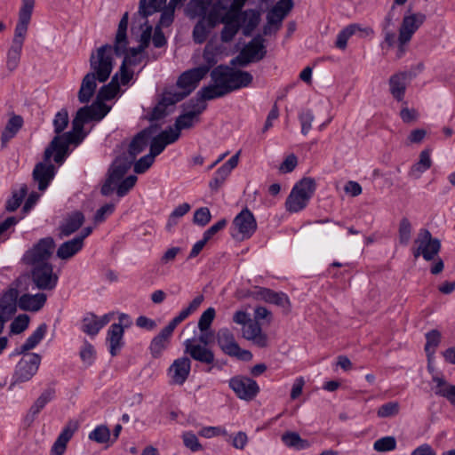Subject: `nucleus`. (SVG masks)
Listing matches in <instances>:
<instances>
[{
  "instance_id": "aec40b11",
  "label": "nucleus",
  "mask_w": 455,
  "mask_h": 455,
  "mask_svg": "<svg viewBox=\"0 0 455 455\" xmlns=\"http://www.w3.org/2000/svg\"><path fill=\"white\" fill-rule=\"evenodd\" d=\"M184 347L185 354L189 355L194 360L208 365L214 363L215 356L213 351L205 346L195 344L191 339H187L184 342Z\"/></svg>"
},
{
  "instance_id": "09e8293b",
  "label": "nucleus",
  "mask_w": 455,
  "mask_h": 455,
  "mask_svg": "<svg viewBox=\"0 0 455 455\" xmlns=\"http://www.w3.org/2000/svg\"><path fill=\"white\" fill-rule=\"evenodd\" d=\"M426 339L425 351L427 355L428 361H431L435 353V348L441 342V333L437 330H432L426 334Z\"/></svg>"
},
{
  "instance_id": "338daca9",
  "label": "nucleus",
  "mask_w": 455,
  "mask_h": 455,
  "mask_svg": "<svg viewBox=\"0 0 455 455\" xmlns=\"http://www.w3.org/2000/svg\"><path fill=\"white\" fill-rule=\"evenodd\" d=\"M29 323V317L27 315H20L11 323V331L19 334L24 331Z\"/></svg>"
},
{
  "instance_id": "2eb2a0df",
  "label": "nucleus",
  "mask_w": 455,
  "mask_h": 455,
  "mask_svg": "<svg viewBox=\"0 0 455 455\" xmlns=\"http://www.w3.org/2000/svg\"><path fill=\"white\" fill-rule=\"evenodd\" d=\"M188 110L177 117L175 126L180 132L183 129L192 128L200 121V115L205 110L206 104L200 100H191L188 104Z\"/></svg>"
},
{
  "instance_id": "49530a36",
  "label": "nucleus",
  "mask_w": 455,
  "mask_h": 455,
  "mask_svg": "<svg viewBox=\"0 0 455 455\" xmlns=\"http://www.w3.org/2000/svg\"><path fill=\"white\" fill-rule=\"evenodd\" d=\"M119 79H120V75L118 72L112 77L111 82L108 84L103 85L100 88L98 97L100 100H109L113 99L117 94V92L119 91V82H118Z\"/></svg>"
},
{
  "instance_id": "c756f323",
  "label": "nucleus",
  "mask_w": 455,
  "mask_h": 455,
  "mask_svg": "<svg viewBox=\"0 0 455 455\" xmlns=\"http://www.w3.org/2000/svg\"><path fill=\"white\" fill-rule=\"evenodd\" d=\"M153 128H148L139 132L132 140L129 146L130 159L134 161L136 156L141 153L148 145L153 135Z\"/></svg>"
},
{
  "instance_id": "0e129e2a",
  "label": "nucleus",
  "mask_w": 455,
  "mask_h": 455,
  "mask_svg": "<svg viewBox=\"0 0 455 455\" xmlns=\"http://www.w3.org/2000/svg\"><path fill=\"white\" fill-rule=\"evenodd\" d=\"M137 177L130 175L117 184L116 194L118 196H124L136 184Z\"/></svg>"
},
{
  "instance_id": "1a4fd4ad",
  "label": "nucleus",
  "mask_w": 455,
  "mask_h": 455,
  "mask_svg": "<svg viewBox=\"0 0 455 455\" xmlns=\"http://www.w3.org/2000/svg\"><path fill=\"white\" fill-rule=\"evenodd\" d=\"M54 247L55 243L52 237L42 238L32 249L25 253L23 260L31 266L47 264Z\"/></svg>"
},
{
  "instance_id": "2f4dec72",
  "label": "nucleus",
  "mask_w": 455,
  "mask_h": 455,
  "mask_svg": "<svg viewBox=\"0 0 455 455\" xmlns=\"http://www.w3.org/2000/svg\"><path fill=\"white\" fill-rule=\"evenodd\" d=\"M408 82L407 73L401 72L396 73L390 76L389 91L392 96L398 101H401L404 98L406 87Z\"/></svg>"
},
{
  "instance_id": "f257e3e1",
  "label": "nucleus",
  "mask_w": 455,
  "mask_h": 455,
  "mask_svg": "<svg viewBox=\"0 0 455 455\" xmlns=\"http://www.w3.org/2000/svg\"><path fill=\"white\" fill-rule=\"evenodd\" d=\"M109 108L98 102L91 106L80 108L72 121V131L53 138L49 147L44 151V160L49 162L53 156L57 164H62L70 144H78L82 141L84 125L91 120H101L109 111Z\"/></svg>"
},
{
  "instance_id": "9b49d317",
  "label": "nucleus",
  "mask_w": 455,
  "mask_h": 455,
  "mask_svg": "<svg viewBox=\"0 0 455 455\" xmlns=\"http://www.w3.org/2000/svg\"><path fill=\"white\" fill-rule=\"evenodd\" d=\"M32 267V281L38 289L52 291L56 287L59 277L58 275L53 272L52 264H39Z\"/></svg>"
},
{
  "instance_id": "393cba45",
  "label": "nucleus",
  "mask_w": 455,
  "mask_h": 455,
  "mask_svg": "<svg viewBox=\"0 0 455 455\" xmlns=\"http://www.w3.org/2000/svg\"><path fill=\"white\" fill-rule=\"evenodd\" d=\"M124 327L120 323H113L107 333V343L109 347V353L116 356L124 346Z\"/></svg>"
},
{
  "instance_id": "a878e982",
  "label": "nucleus",
  "mask_w": 455,
  "mask_h": 455,
  "mask_svg": "<svg viewBox=\"0 0 455 455\" xmlns=\"http://www.w3.org/2000/svg\"><path fill=\"white\" fill-rule=\"evenodd\" d=\"M46 299L47 296L43 292L34 295L26 293L18 299V306L24 311L37 312L44 306Z\"/></svg>"
},
{
  "instance_id": "6ab92c4d",
  "label": "nucleus",
  "mask_w": 455,
  "mask_h": 455,
  "mask_svg": "<svg viewBox=\"0 0 455 455\" xmlns=\"http://www.w3.org/2000/svg\"><path fill=\"white\" fill-rule=\"evenodd\" d=\"M112 317V313L106 314L100 317L92 313H87L82 320L81 329L84 333L90 336H95L110 322Z\"/></svg>"
},
{
  "instance_id": "ddd939ff",
  "label": "nucleus",
  "mask_w": 455,
  "mask_h": 455,
  "mask_svg": "<svg viewBox=\"0 0 455 455\" xmlns=\"http://www.w3.org/2000/svg\"><path fill=\"white\" fill-rule=\"evenodd\" d=\"M266 55L263 39L261 37H255L250 41L240 52L233 63H237L240 66H246L247 64L262 60Z\"/></svg>"
},
{
  "instance_id": "a18cd8bd",
  "label": "nucleus",
  "mask_w": 455,
  "mask_h": 455,
  "mask_svg": "<svg viewBox=\"0 0 455 455\" xmlns=\"http://www.w3.org/2000/svg\"><path fill=\"white\" fill-rule=\"evenodd\" d=\"M227 95V93L215 83L208 86L203 87L198 92L196 100H200L202 102L211 100L216 98H220Z\"/></svg>"
},
{
  "instance_id": "412c9836",
  "label": "nucleus",
  "mask_w": 455,
  "mask_h": 455,
  "mask_svg": "<svg viewBox=\"0 0 455 455\" xmlns=\"http://www.w3.org/2000/svg\"><path fill=\"white\" fill-rule=\"evenodd\" d=\"M19 291L15 288L8 289L0 298V318L9 321L15 314L18 306Z\"/></svg>"
},
{
  "instance_id": "bb28decb",
  "label": "nucleus",
  "mask_w": 455,
  "mask_h": 455,
  "mask_svg": "<svg viewBox=\"0 0 455 455\" xmlns=\"http://www.w3.org/2000/svg\"><path fill=\"white\" fill-rule=\"evenodd\" d=\"M76 429V422L69 421L54 442L51 450V455H62L66 451L67 443L72 438Z\"/></svg>"
},
{
  "instance_id": "39448f33",
  "label": "nucleus",
  "mask_w": 455,
  "mask_h": 455,
  "mask_svg": "<svg viewBox=\"0 0 455 455\" xmlns=\"http://www.w3.org/2000/svg\"><path fill=\"white\" fill-rule=\"evenodd\" d=\"M315 181L312 178H303L292 188L288 196L285 207L290 212H298L308 204L315 191Z\"/></svg>"
},
{
  "instance_id": "f8f14e48",
  "label": "nucleus",
  "mask_w": 455,
  "mask_h": 455,
  "mask_svg": "<svg viewBox=\"0 0 455 455\" xmlns=\"http://www.w3.org/2000/svg\"><path fill=\"white\" fill-rule=\"evenodd\" d=\"M426 18L422 12H411V10L406 12L399 28L398 41L401 44H406L411 41L413 34L425 22Z\"/></svg>"
},
{
  "instance_id": "de8ad7c7",
  "label": "nucleus",
  "mask_w": 455,
  "mask_h": 455,
  "mask_svg": "<svg viewBox=\"0 0 455 455\" xmlns=\"http://www.w3.org/2000/svg\"><path fill=\"white\" fill-rule=\"evenodd\" d=\"M55 395V391L52 388H48L44 390L40 396L36 399L34 404L31 406L28 414L34 418L37 415L41 410L53 399Z\"/></svg>"
},
{
  "instance_id": "cd10ccee",
  "label": "nucleus",
  "mask_w": 455,
  "mask_h": 455,
  "mask_svg": "<svg viewBox=\"0 0 455 455\" xmlns=\"http://www.w3.org/2000/svg\"><path fill=\"white\" fill-rule=\"evenodd\" d=\"M257 298L267 303L275 304L286 311L291 309V302L288 296L283 292H276L267 288H259Z\"/></svg>"
},
{
  "instance_id": "a211bd4d",
  "label": "nucleus",
  "mask_w": 455,
  "mask_h": 455,
  "mask_svg": "<svg viewBox=\"0 0 455 455\" xmlns=\"http://www.w3.org/2000/svg\"><path fill=\"white\" fill-rule=\"evenodd\" d=\"M40 363V355L35 353L23 357L16 366V379L20 382L29 380L37 372Z\"/></svg>"
},
{
  "instance_id": "ea45409f",
  "label": "nucleus",
  "mask_w": 455,
  "mask_h": 455,
  "mask_svg": "<svg viewBox=\"0 0 455 455\" xmlns=\"http://www.w3.org/2000/svg\"><path fill=\"white\" fill-rule=\"evenodd\" d=\"M252 76L243 70H234L230 68V81L232 92L237 89L247 87L252 82Z\"/></svg>"
},
{
  "instance_id": "4468645a",
  "label": "nucleus",
  "mask_w": 455,
  "mask_h": 455,
  "mask_svg": "<svg viewBox=\"0 0 455 455\" xmlns=\"http://www.w3.org/2000/svg\"><path fill=\"white\" fill-rule=\"evenodd\" d=\"M229 387L238 398L251 401L259 392L258 383L248 377L235 376L229 380Z\"/></svg>"
},
{
  "instance_id": "864d4df0",
  "label": "nucleus",
  "mask_w": 455,
  "mask_h": 455,
  "mask_svg": "<svg viewBox=\"0 0 455 455\" xmlns=\"http://www.w3.org/2000/svg\"><path fill=\"white\" fill-rule=\"evenodd\" d=\"M396 448V440L394 436H385L376 440L373 449L379 452L394 451Z\"/></svg>"
},
{
  "instance_id": "5701e85b",
  "label": "nucleus",
  "mask_w": 455,
  "mask_h": 455,
  "mask_svg": "<svg viewBox=\"0 0 455 455\" xmlns=\"http://www.w3.org/2000/svg\"><path fill=\"white\" fill-rule=\"evenodd\" d=\"M432 380L435 384L434 392L437 396L446 399L455 407V385L448 382L443 375L435 374Z\"/></svg>"
},
{
  "instance_id": "774afa93",
  "label": "nucleus",
  "mask_w": 455,
  "mask_h": 455,
  "mask_svg": "<svg viewBox=\"0 0 455 455\" xmlns=\"http://www.w3.org/2000/svg\"><path fill=\"white\" fill-rule=\"evenodd\" d=\"M155 158L150 153L142 156L134 164V172L144 173L153 164Z\"/></svg>"
},
{
  "instance_id": "f704fd0d",
  "label": "nucleus",
  "mask_w": 455,
  "mask_h": 455,
  "mask_svg": "<svg viewBox=\"0 0 455 455\" xmlns=\"http://www.w3.org/2000/svg\"><path fill=\"white\" fill-rule=\"evenodd\" d=\"M84 216L81 212H74L69 214L60 226V237L68 236L78 230L84 224Z\"/></svg>"
},
{
  "instance_id": "9d476101",
  "label": "nucleus",
  "mask_w": 455,
  "mask_h": 455,
  "mask_svg": "<svg viewBox=\"0 0 455 455\" xmlns=\"http://www.w3.org/2000/svg\"><path fill=\"white\" fill-rule=\"evenodd\" d=\"M257 229V222L253 214L248 210H243L233 220L232 236L237 240L250 238Z\"/></svg>"
},
{
  "instance_id": "4be33fe9",
  "label": "nucleus",
  "mask_w": 455,
  "mask_h": 455,
  "mask_svg": "<svg viewBox=\"0 0 455 455\" xmlns=\"http://www.w3.org/2000/svg\"><path fill=\"white\" fill-rule=\"evenodd\" d=\"M55 175V167L51 163H39L33 171V179L38 184V188L44 191Z\"/></svg>"
},
{
  "instance_id": "e433bc0d",
  "label": "nucleus",
  "mask_w": 455,
  "mask_h": 455,
  "mask_svg": "<svg viewBox=\"0 0 455 455\" xmlns=\"http://www.w3.org/2000/svg\"><path fill=\"white\" fill-rule=\"evenodd\" d=\"M132 163L133 161L124 157L116 158L108 172V178L110 179V181H115L118 184V182L130 170Z\"/></svg>"
},
{
  "instance_id": "f3484780",
  "label": "nucleus",
  "mask_w": 455,
  "mask_h": 455,
  "mask_svg": "<svg viewBox=\"0 0 455 455\" xmlns=\"http://www.w3.org/2000/svg\"><path fill=\"white\" fill-rule=\"evenodd\" d=\"M191 371V360L184 355L175 359L167 370L172 385H183L188 379Z\"/></svg>"
},
{
  "instance_id": "7ed1b4c3",
  "label": "nucleus",
  "mask_w": 455,
  "mask_h": 455,
  "mask_svg": "<svg viewBox=\"0 0 455 455\" xmlns=\"http://www.w3.org/2000/svg\"><path fill=\"white\" fill-rule=\"evenodd\" d=\"M247 0H216L211 4L206 20L209 28L224 24L220 37L225 43L233 40L240 28V14Z\"/></svg>"
},
{
  "instance_id": "13d9d810",
  "label": "nucleus",
  "mask_w": 455,
  "mask_h": 455,
  "mask_svg": "<svg viewBox=\"0 0 455 455\" xmlns=\"http://www.w3.org/2000/svg\"><path fill=\"white\" fill-rule=\"evenodd\" d=\"M355 26H347L344 28L337 36V40L335 42L336 47L340 50H345L347 48L348 39L355 35Z\"/></svg>"
},
{
  "instance_id": "8fccbe9b",
  "label": "nucleus",
  "mask_w": 455,
  "mask_h": 455,
  "mask_svg": "<svg viewBox=\"0 0 455 455\" xmlns=\"http://www.w3.org/2000/svg\"><path fill=\"white\" fill-rule=\"evenodd\" d=\"M220 52V47L214 44L212 41H210L205 45L204 50V60L206 63L204 67H209V69L213 67L217 62V55Z\"/></svg>"
},
{
  "instance_id": "dca6fc26",
  "label": "nucleus",
  "mask_w": 455,
  "mask_h": 455,
  "mask_svg": "<svg viewBox=\"0 0 455 455\" xmlns=\"http://www.w3.org/2000/svg\"><path fill=\"white\" fill-rule=\"evenodd\" d=\"M144 51L136 47L129 51L126 50L124 53L125 56L119 69L120 83L123 85L127 84L132 79L133 70H131L130 68L137 67L142 63L145 59Z\"/></svg>"
},
{
  "instance_id": "69168bd1",
  "label": "nucleus",
  "mask_w": 455,
  "mask_h": 455,
  "mask_svg": "<svg viewBox=\"0 0 455 455\" xmlns=\"http://www.w3.org/2000/svg\"><path fill=\"white\" fill-rule=\"evenodd\" d=\"M215 309L213 307H209L201 315L198 321V328L202 332L210 328L215 317Z\"/></svg>"
},
{
  "instance_id": "603ef678",
  "label": "nucleus",
  "mask_w": 455,
  "mask_h": 455,
  "mask_svg": "<svg viewBox=\"0 0 455 455\" xmlns=\"http://www.w3.org/2000/svg\"><path fill=\"white\" fill-rule=\"evenodd\" d=\"M27 193L28 188L26 185H22L19 190L13 191L12 197L6 202V210L8 212H13L18 209Z\"/></svg>"
},
{
  "instance_id": "473e14b6",
  "label": "nucleus",
  "mask_w": 455,
  "mask_h": 455,
  "mask_svg": "<svg viewBox=\"0 0 455 455\" xmlns=\"http://www.w3.org/2000/svg\"><path fill=\"white\" fill-rule=\"evenodd\" d=\"M96 81L98 80L95 74L89 72L84 76L77 95L80 103H87L91 100L97 88Z\"/></svg>"
},
{
  "instance_id": "5fc2aeb1",
  "label": "nucleus",
  "mask_w": 455,
  "mask_h": 455,
  "mask_svg": "<svg viewBox=\"0 0 455 455\" xmlns=\"http://www.w3.org/2000/svg\"><path fill=\"white\" fill-rule=\"evenodd\" d=\"M400 411L398 402H388L379 407L377 415L379 418H391L396 416Z\"/></svg>"
},
{
  "instance_id": "052dcab7",
  "label": "nucleus",
  "mask_w": 455,
  "mask_h": 455,
  "mask_svg": "<svg viewBox=\"0 0 455 455\" xmlns=\"http://www.w3.org/2000/svg\"><path fill=\"white\" fill-rule=\"evenodd\" d=\"M411 236V224L408 219L403 218L399 224V241L402 244L407 245Z\"/></svg>"
},
{
  "instance_id": "c85d7f7f",
  "label": "nucleus",
  "mask_w": 455,
  "mask_h": 455,
  "mask_svg": "<svg viewBox=\"0 0 455 455\" xmlns=\"http://www.w3.org/2000/svg\"><path fill=\"white\" fill-rule=\"evenodd\" d=\"M292 5L291 0H280L267 13L268 25L276 26V28H278Z\"/></svg>"
},
{
  "instance_id": "c9c22d12",
  "label": "nucleus",
  "mask_w": 455,
  "mask_h": 455,
  "mask_svg": "<svg viewBox=\"0 0 455 455\" xmlns=\"http://www.w3.org/2000/svg\"><path fill=\"white\" fill-rule=\"evenodd\" d=\"M212 81L217 84L227 94L232 92L230 68L219 66L211 72Z\"/></svg>"
},
{
  "instance_id": "3c124183",
  "label": "nucleus",
  "mask_w": 455,
  "mask_h": 455,
  "mask_svg": "<svg viewBox=\"0 0 455 455\" xmlns=\"http://www.w3.org/2000/svg\"><path fill=\"white\" fill-rule=\"evenodd\" d=\"M208 12L206 11L205 14H203V20H199L194 29H193V39L196 44H203L209 34V29L206 28L205 22L207 23L206 16Z\"/></svg>"
},
{
  "instance_id": "37998d69",
  "label": "nucleus",
  "mask_w": 455,
  "mask_h": 455,
  "mask_svg": "<svg viewBox=\"0 0 455 455\" xmlns=\"http://www.w3.org/2000/svg\"><path fill=\"white\" fill-rule=\"evenodd\" d=\"M432 165L429 150L426 149L420 152L419 161L411 167L410 174L419 178L421 173L428 170Z\"/></svg>"
},
{
  "instance_id": "0eeeda50",
  "label": "nucleus",
  "mask_w": 455,
  "mask_h": 455,
  "mask_svg": "<svg viewBox=\"0 0 455 455\" xmlns=\"http://www.w3.org/2000/svg\"><path fill=\"white\" fill-rule=\"evenodd\" d=\"M217 343L222 352L229 356L241 361L249 362L252 359V354L249 350L242 349L235 341L233 332L227 329H220L217 333Z\"/></svg>"
},
{
  "instance_id": "a19ab883",
  "label": "nucleus",
  "mask_w": 455,
  "mask_h": 455,
  "mask_svg": "<svg viewBox=\"0 0 455 455\" xmlns=\"http://www.w3.org/2000/svg\"><path fill=\"white\" fill-rule=\"evenodd\" d=\"M47 331V325L45 323L40 324L36 330L26 339L24 344L20 347L18 354H22L26 351L33 349L44 337Z\"/></svg>"
},
{
  "instance_id": "58836bf2",
  "label": "nucleus",
  "mask_w": 455,
  "mask_h": 455,
  "mask_svg": "<svg viewBox=\"0 0 455 455\" xmlns=\"http://www.w3.org/2000/svg\"><path fill=\"white\" fill-rule=\"evenodd\" d=\"M23 120L20 116H14L9 119L1 135L2 146L5 147L7 142L14 137L22 126Z\"/></svg>"
},
{
  "instance_id": "79ce46f5",
  "label": "nucleus",
  "mask_w": 455,
  "mask_h": 455,
  "mask_svg": "<svg viewBox=\"0 0 455 455\" xmlns=\"http://www.w3.org/2000/svg\"><path fill=\"white\" fill-rule=\"evenodd\" d=\"M281 439L287 447L296 450H305L310 446L309 442L302 439L296 432H285Z\"/></svg>"
},
{
  "instance_id": "c03bdc74",
  "label": "nucleus",
  "mask_w": 455,
  "mask_h": 455,
  "mask_svg": "<svg viewBox=\"0 0 455 455\" xmlns=\"http://www.w3.org/2000/svg\"><path fill=\"white\" fill-rule=\"evenodd\" d=\"M166 0H140L139 15L147 19L149 15L158 12L165 4Z\"/></svg>"
},
{
  "instance_id": "423d86ee",
  "label": "nucleus",
  "mask_w": 455,
  "mask_h": 455,
  "mask_svg": "<svg viewBox=\"0 0 455 455\" xmlns=\"http://www.w3.org/2000/svg\"><path fill=\"white\" fill-rule=\"evenodd\" d=\"M113 52L114 46L105 44L99 47L90 57V73L95 74L100 83L106 82L114 68Z\"/></svg>"
},
{
  "instance_id": "680f3d73",
  "label": "nucleus",
  "mask_w": 455,
  "mask_h": 455,
  "mask_svg": "<svg viewBox=\"0 0 455 455\" xmlns=\"http://www.w3.org/2000/svg\"><path fill=\"white\" fill-rule=\"evenodd\" d=\"M21 218L8 217L5 220L0 223V241H4L8 238L10 233L13 230L14 226L20 220Z\"/></svg>"
},
{
  "instance_id": "20e7f679",
  "label": "nucleus",
  "mask_w": 455,
  "mask_h": 455,
  "mask_svg": "<svg viewBox=\"0 0 455 455\" xmlns=\"http://www.w3.org/2000/svg\"><path fill=\"white\" fill-rule=\"evenodd\" d=\"M35 1L22 0L18 21L14 28V36L6 54V68L10 72L14 71L19 67L23 44L35 7Z\"/></svg>"
},
{
  "instance_id": "6e6d98bb",
  "label": "nucleus",
  "mask_w": 455,
  "mask_h": 455,
  "mask_svg": "<svg viewBox=\"0 0 455 455\" xmlns=\"http://www.w3.org/2000/svg\"><path fill=\"white\" fill-rule=\"evenodd\" d=\"M110 438V431L108 427L100 425L96 427L90 434L89 439L98 443H107Z\"/></svg>"
},
{
  "instance_id": "f03ea898",
  "label": "nucleus",
  "mask_w": 455,
  "mask_h": 455,
  "mask_svg": "<svg viewBox=\"0 0 455 455\" xmlns=\"http://www.w3.org/2000/svg\"><path fill=\"white\" fill-rule=\"evenodd\" d=\"M208 72L209 67H197L182 73L177 81V88L164 92L161 100L152 111V119L158 120L166 116L176 103L181 101L196 88Z\"/></svg>"
},
{
  "instance_id": "e2e57ef3",
  "label": "nucleus",
  "mask_w": 455,
  "mask_h": 455,
  "mask_svg": "<svg viewBox=\"0 0 455 455\" xmlns=\"http://www.w3.org/2000/svg\"><path fill=\"white\" fill-rule=\"evenodd\" d=\"M68 114L66 109L59 111L54 117L53 126L54 132L60 134L68 126Z\"/></svg>"
},
{
  "instance_id": "bf43d9fd",
  "label": "nucleus",
  "mask_w": 455,
  "mask_h": 455,
  "mask_svg": "<svg viewBox=\"0 0 455 455\" xmlns=\"http://www.w3.org/2000/svg\"><path fill=\"white\" fill-rule=\"evenodd\" d=\"M243 20L245 22L243 33L244 35H249L257 27L259 21V15L253 10H248L243 12Z\"/></svg>"
},
{
  "instance_id": "7c9ffc66",
  "label": "nucleus",
  "mask_w": 455,
  "mask_h": 455,
  "mask_svg": "<svg viewBox=\"0 0 455 455\" xmlns=\"http://www.w3.org/2000/svg\"><path fill=\"white\" fill-rule=\"evenodd\" d=\"M172 332L165 327L154 337L149 345V351L153 358L162 356L164 351L168 347Z\"/></svg>"
},
{
  "instance_id": "6e6552de",
  "label": "nucleus",
  "mask_w": 455,
  "mask_h": 455,
  "mask_svg": "<svg viewBox=\"0 0 455 455\" xmlns=\"http://www.w3.org/2000/svg\"><path fill=\"white\" fill-rule=\"evenodd\" d=\"M414 243L417 248L413 251V256L418 258L421 255L427 261L434 259L441 248L440 241L434 238L431 233L425 228L419 230Z\"/></svg>"
},
{
  "instance_id": "72a5a7b5",
  "label": "nucleus",
  "mask_w": 455,
  "mask_h": 455,
  "mask_svg": "<svg viewBox=\"0 0 455 455\" xmlns=\"http://www.w3.org/2000/svg\"><path fill=\"white\" fill-rule=\"evenodd\" d=\"M127 27H128V12H125L123 15V17L118 24V28H117V32H116V39H115L114 49H115V53L117 56L123 55L126 51V47L128 45V41H127V36H126Z\"/></svg>"
},
{
  "instance_id": "b1692460",
  "label": "nucleus",
  "mask_w": 455,
  "mask_h": 455,
  "mask_svg": "<svg viewBox=\"0 0 455 455\" xmlns=\"http://www.w3.org/2000/svg\"><path fill=\"white\" fill-rule=\"evenodd\" d=\"M243 337L259 347L267 346L268 338L257 322H251L243 328Z\"/></svg>"
},
{
  "instance_id": "4c0bfd02",
  "label": "nucleus",
  "mask_w": 455,
  "mask_h": 455,
  "mask_svg": "<svg viewBox=\"0 0 455 455\" xmlns=\"http://www.w3.org/2000/svg\"><path fill=\"white\" fill-rule=\"evenodd\" d=\"M83 245L81 239L75 237L59 247L57 256L61 259H68L81 251Z\"/></svg>"
},
{
  "instance_id": "4d7b16f0",
  "label": "nucleus",
  "mask_w": 455,
  "mask_h": 455,
  "mask_svg": "<svg viewBox=\"0 0 455 455\" xmlns=\"http://www.w3.org/2000/svg\"><path fill=\"white\" fill-rule=\"evenodd\" d=\"M230 172L220 166L214 173L213 178L209 182V187L212 191H218L219 188L224 184Z\"/></svg>"
}]
</instances>
